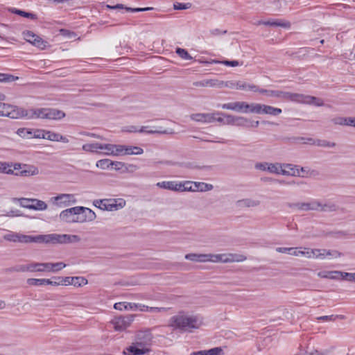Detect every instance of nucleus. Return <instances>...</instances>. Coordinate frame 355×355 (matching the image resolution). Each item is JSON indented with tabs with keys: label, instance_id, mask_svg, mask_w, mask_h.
<instances>
[{
	"label": "nucleus",
	"instance_id": "c03bdc74",
	"mask_svg": "<svg viewBox=\"0 0 355 355\" xmlns=\"http://www.w3.org/2000/svg\"><path fill=\"white\" fill-rule=\"evenodd\" d=\"M207 87L222 88L224 87V81L217 79H207Z\"/></svg>",
	"mask_w": 355,
	"mask_h": 355
},
{
	"label": "nucleus",
	"instance_id": "09e8293b",
	"mask_svg": "<svg viewBox=\"0 0 355 355\" xmlns=\"http://www.w3.org/2000/svg\"><path fill=\"white\" fill-rule=\"evenodd\" d=\"M18 79L17 76L7 73H0V83H10Z\"/></svg>",
	"mask_w": 355,
	"mask_h": 355
},
{
	"label": "nucleus",
	"instance_id": "dca6fc26",
	"mask_svg": "<svg viewBox=\"0 0 355 355\" xmlns=\"http://www.w3.org/2000/svg\"><path fill=\"white\" fill-rule=\"evenodd\" d=\"M298 95L300 96V97L297 98L298 100H295V102L313 104L318 107L324 105V102L321 98L301 94H298Z\"/></svg>",
	"mask_w": 355,
	"mask_h": 355
},
{
	"label": "nucleus",
	"instance_id": "9b49d317",
	"mask_svg": "<svg viewBox=\"0 0 355 355\" xmlns=\"http://www.w3.org/2000/svg\"><path fill=\"white\" fill-rule=\"evenodd\" d=\"M153 336L149 331H141L137 334L134 343L140 347H148L150 345Z\"/></svg>",
	"mask_w": 355,
	"mask_h": 355
},
{
	"label": "nucleus",
	"instance_id": "c85d7f7f",
	"mask_svg": "<svg viewBox=\"0 0 355 355\" xmlns=\"http://www.w3.org/2000/svg\"><path fill=\"white\" fill-rule=\"evenodd\" d=\"M282 112V110L280 108H277L270 105L262 104L261 114H266L272 116H277L280 114Z\"/></svg>",
	"mask_w": 355,
	"mask_h": 355
},
{
	"label": "nucleus",
	"instance_id": "c756f323",
	"mask_svg": "<svg viewBox=\"0 0 355 355\" xmlns=\"http://www.w3.org/2000/svg\"><path fill=\"white\" fill-rule=\"evenodd\" d=\"M262 104L259 103H251L248 104L245 102V113L250 112L258 114H261Z\"/></svg>",
	"mask_w": 355,
	"mask_h": 355
},
{
	"label": "nucleus",
	"instance_id": "4c0bfd02",
	"mask_svg": "<svg viewBox=\"0 0 355 355\" xmlns=\"http://www.w3.org/2000/svg\"><path fill=\"white\" fill-rule=\"evenodd\" d=\"M190 189H193V181H184L178 183V192L191 191Z\"/></svg>",
	"mask_w": 355,
	"mask_h": 355
},
{
	"label": "nucleus",
	"instance_id": "f8f14e48",
	"mask_svg": "<svg viewBox=\"0 0 355 355\" xmlns=\"http://www.w3.org/2000/svg\"><path fill=\"white\" fill-rule=\"evenodd\" d=\"M282 168V164L279 163H268L267 171L271 173L282 174L284 175L300 176L298 171H297V172L293 171V173H291L290 171L285 169H281Z\"/></svg>",
	"mask_w": 355,
	"mask_h": 355
},
{
	"label": "nucleus",
	"instance_id": "e433bc0d",
	"mask_svg": "<svg viewBox=\"0 0 355 355\" xmlns=\"http://www.w3.org/2000/svg\"><path fill=\"white\" fill-rule=\"evenodd\" d=\"M259 204V201L252 199H243L237 201V205L240 207H257Z\"/></svg>",
	"mask_w": 355,
	"mask_h": 355
},
{
	"label": "nucleus",
	"instance_id": "ea45409f",
	"mask_svg": "<svg viewBox=\"0 0 355 355\" xmlns=\"http://www.w3.org/2000/svg\"><path fill=\"white\" fill-rule=\"evenodd\" d=\"M53 279L57 280V282H59V285H73L74 277H53Z\"/></svg>",
	"mask_w": 355,
	"mask_h": 355
},
{
	"label": "nucleus",
	"instance_id": "49530a36",
	"mask_svg": "<svg viewBox=\"0 0 355 355\" xmlns=\"http://www.w3.org/2000/svg\"><path fill=\"white\" fill-rule=\"evenodd\" d=\"M11 165L7 162H0V173L14 174V171L10 168Z\"/></svg>",
	"mask_w": 355,
	"mask_h": 355
},
{
	"label": "nucleus",
	"instance_id": "2f4dec72",
	"mask_svg": "<svg viewBox=\"0 0 355 355\" xmlns=\"http://www.w3.org/2000/svg\"><path fill=\"white\" fill-rule=\"evenodd\" d=\"M343 272L340 271H321L318 273V275L322 278H327V279H338L339 278V275H343Z\"/></svg>",
	"mask_w": 355,
	"mask_h": 355
},
{
	"label": "nucleus",
	"instance_id": "338daca9",
	"mask_svg": "<svg viewBox=\"0 0 355 355\" xmlns=\"http://www.w3.org/2000/svg\"><path fill=\"white\" fill-rule=\"evenodd\" d=\"M191 4L190 3H182L179 2H175L173 4V8L175 10H186L191 7Z\"/></svg>",
	"mask_w": 355,
	"mask_h": 355
},
{
	"label": "nucleus",
	"instance_id": "0eeeda50",
	"mask_svg": "<svg viewBox=\"0 0 355 355\" xmlns=\"http://www.w3.org/2000/svg\"><path fill=\"white\" fill-rule=\"evenodd\" d=\"M35 243L63 244L65 243L64 234H50L46 235H36Z\"/></svg>",
	"mask_w": 355,
	"mask_h": 355
},
{
	"label": "nucleus",
	"instance_id": "79ce46f5",
	"mask_svg": "<svg viewBox=\"0 0 355 355\" xmlns=\"http://www.w3.org/2000/svg\"><path fill=\"white\" fill-rule=\"evenodd\" d=\"M114 144H100V148L99 150H105L103 153L105 155H113L114 154Z\"/></svg>",
	"mask_w": 355,
	"mask_h": 355
},
{
	"label": "nucleus",
	"instance_id": "cd10ccee",
	"mask_svg": "<svg viewBox=\"0 0 355 355\" xmlns=\"http://www.w3.org/2000/svg\"><path fill=\"white\" fill-rule=\"evenodd\" d=\"M156 186L162 189L178 191V183L175 181H163L157 182Z\"/></svg>",
	"mask_w": 355,
	"mask_h": 355
},
{
	"label": "nucleus",
	"instance_id": "f704fd0d",
	"mask_svg": "<svg viewBox=\"0 0 355 355\" xmlns=\"http://www.w3.org/2000/svg\"><path fill=\"white\" fill-rule=\"evenodd\" d=\"M206 254L190 253L185 255V259L192 261L206 262Z\"/></svg>",
	"mask_w": 355,
	"mask_h": 355
},
{
	"label": "nucleus",
	"instance_id": "1a4fd4ad",
	"mask_svg": "<svg viewBox=\"0 0 355 355\" xmlns=\"http://www.w3.org/2000/svg\"><path fill=\"white\" fill-rule=\"evenodd\" d=\"M23 37L26 41L32 44L41 49H44L47 42L43 40L40 36L35 35L31 31H24L22 33Z\"/></svg>",
	"mask_w": 355,
	"mask_h": 355
},
{
	"label": "nucleus",
	"instance_id": "2eb2a0df",
	"mask_svg": "<svg viewBox=\"0 0 355 355\" xmlns=\"http://www.w3.org/2000/svg\"><path fill=\"white\" fill-rule=\"evenodd\" d=\"M224 87L230 88V89H246V90H252L255 92L257 88L256 85H247L245 83L241 81H224Z\"/></svg>",
	"mask_w": 355,
	"mask_h": 355
},
{
	"label": "nucleus",
	"instance_id": "603ef678",
	"mask_svg": "<svg viewBox=\"0 0 355 355\" xmlns=\"http://www.w3.org/2000/svg\"><path fill=\"white\" fill-rule=\"evenodd\" d=\"M335 125H347L348 122H351L349 117H335L332 120Z\"/></svg>",
	"mask_w": 355,
	"mask_h": 355
},
{
	"label": "nucleus",
	"instance_id": "58836bf2",
	"mask_svg": "<svg viewBox=\"0 0 355 355\" xmlns=\"http://www.w3.org/2000/svg\"><path fill=\"white\" fill-rule=\"evenodd\" d=\"M31 265L32 267L31 268L33 269L31 270V272H43L45 270L48 271V263H32Z\"/></svg>",
	"mask_w": 355,
	"mask_h": 355
},
{
	"label": "nucleus",
	"instance_id": "774afa93",
	"mask_svg": "<svg viewBox=\"0 0 355 355\" xmlns=\"http://www.w3.org/2000/svg\"><path fill=\"white\" fill-rule=\"evenodd\" d=\"M282 168L281 169H285L291 173H293V171L297 172V171L300 172L299 169L296 168L297 167L296 165H293L291 164H282Z\"/></svg>",
	"mask_w": 355,
	"mask_h": 355
},
{
	"label": "nucleus",
	"instance_id": "20e7f679",
	"mask_svg": "<svg viewBox=\"0 0 355 355\" xmlns=\"http://www.w3.org/2000/svg\"><path fill=\"white\" fill-rule=\"evenodd\" d=\"M206 261L214 263L241 262L246 259V257L239 254H206Z\"/></svg>",
	"mask_w": 355,
	"mask_h": 355
},
{
	"label": "nucleus",
	"instance_id": "a211bd4d",
	"mask_svg": "<svg viewBox=\"0 0 355 355\" xmlns=\"http://www.w3.org/2000/svg\"><path fill=\"white\" fill-rule=\"evenodd\" d=\"M245 102L236 101L228 103H225L220 105L223 109L230 110L237 112L245 113Z\"/></svg>",
	"mask_w": 355,
	"mask_h": 355
},
{
	"label": "nucleus",
	"instance_id": "a19ab883",
	"mask_svg": "<svg viewBox=\"0 0 355 355\" xmlns=\"http://www.w3.org/2000/svg\"><path fill=\"white\" fill-rule=\"evenodd\" d=\"M100 148L99 143L86 144L82 147V149L87 152L98 153V150Z\"/></svg>",
	"mask_w": 355,
	"mask_h": 355
},
{
	"label": "nucleus",
	"instance_id": "052dcab7",
	"mask_svg": "<svg viewBox=\"0 0 355 355\" xmlns=\"http://www.w3.org/2000/svg\"><path fill=\"white\" fill-rule=\"evenodd\" d=\"M111 166L113 167L115 171H121V172L124 173L125 163L121 162L112 161Z\"/></svg>",
	"mask_w": 355,
	"mask_h": 355
},
{
	"label": "nucleus",
	"instance_id": "473e14b6",
	"mask_svg": "<svg viewBox=\"0 0 355 355\" xmlns=\"http://www.w3.org/2000/svg\"><path fill=\"white\" fill-rule=\"evenodd\" d=\"M8 10L10 12H12V13L18 15L19 16H21V17H26V18H30L31 19H37V15L35 14H33V13H31V12H25L24 10H19V9L15 8H8Z\"/></svg>",
	"mask_w": 355,
	"mask_h": 355
},
{
	"label": "nucleus",
	"instance_id": "bb28decb",
	"mask_svg": "<svg viewBox=\"0 0 355 355\" xmlns=\"http://www.w3.org/2000/svg\"><path fill=\"white\" fill-rule=\"evenodd\" d=\"M81 209L83 210L80 211V216L85 218L83 223L92 221L96 218V214L92 209L84 207H81Z\"/></svg>",
	"mask_w": 355,
	"mask_h": 355
},
{
	"label": "nucleus",
	"instance_id": "c9c22d12",
	"mask_svg": "<svg viewBox=\"0 0 355 355\" xmlns=\"http://www.w3.org/2000/svg\"><path fill=\"white\" fill-rule=\"evenodd\" d=\"M338 209V205L333 202H327L324 204H322L320 202V206H319V210L321 211H325V212H333L337 211Z\"/></svg>",
	"mask_w": 355,
	"mask_h": 355
},
{
	"label": "nucleus",
	"instance_id": "de8ad7c7",
	"mask_svg": "<svg viewBox=\"0 0 355 355\" xmlns=\"http://www.w3.org/2000/svg\"><path fill=\"white\" fill-rule=\"evenodd\" d=\"M48 271L53 272L59 271L66 266V265L62 262H58L55 263H48Z\"/></svg>",
	"mask_w": 355,
	"mask_h": 355
},
{
	"label": "nucleus",
	"instance_id": "423d86ee",
	"mask_svg": "<svg viewBox=\"0 0 355 355\" xmlns=\"http://www.w3.org/2000/svg\"><path fill=\"white\" fill-rule=\"evenodd\" d=\"M255 92H259L261 94H264L268 96H275L282 98L286 101H295L298 100L297 98L300 97L297 93H291L288 92H283L279 90H268L264 89H258L257 87Z\"/></svg>",
	"mask_w": 355,
	"mask_h": 355
},
{
	"label": "nucleus",
	"instance_id": "680f3d73",
	"mask_svg": "<svg viewBox=\"0 0 355 355\" xmlns=\"http://www.w3.org/2000/svg\"><path fill=\"white\" fill-rule=\"evenodd\" d=\"M87 284V280L83 277H74L73 285L75 286H81Z\"/></svg>",
	"mask_w": 355,
	"mask_h": 355
},
{
	"label": "nucleus",
	"instance_id": "a18cd8bd",
	"mask_svg": "<svg viewBox=\"0 0 355 355\" xmlns=\"http://www.w3.org/2000/svg\"><path fill=\"white\" fill-rule=\"evenodd\" d=\"M216 115L223 116L225 118V121H224V124L226 125H234L236 116H233L231 114H226L222 112H216Z\"/></svg>",
	"mask_w": 355,
	"mask_h": 355
},
{
	"label": "nucleus",
	"instance_id": "7c9ffc66",
	"mask_svg": "<svg viewBox=\"0 0 355 355\" xmlns=\"http://www.w3.org/2000/svg\"><path fill=\"white\" fill-rule=\"evenodd\" d=\"M305 253L304 257L307 258H324V254H322V250L320 249H309L304 248Z\"/></svg>",
	"mask_w": 355,
	"mask_h": 355
},
{
	"label": "nucleus",
	"instance_id": "72a5a7b5",
	"mask_svg": "<svg viewBox=\"0 0 355 355\" xmlns=\"http://www.w3.org/2000/svg\"><path fill=\"white\" fill-rule=\"evenodd\" d=\"M46 209L47 205L45 202L36 198H33L31 209L43 211L46 210Z\"/></svg>",
	"mask_w": 355,
	"mask_h": 355
},
{
	"label": "nucleus",
	"instance_id": "4468645a",
	"mask_svg": "<svg viewBox=\"0 0 355 355\" xmlns=\"http://www.w3.org/2000/svg\"><path fill=\"white\" fill-rule=\"evenodd\" d=\"M216 113H196L192 114L190 118L198 122L202 123H213L216 121Z\"/></svg>",
	"mask_w": 355,
	"mask_h": 355
},
{
	"label": "nucleus",
	"instance_id": "9d476101",
	"mask_svg": "<svg viewBox=\"0 0 355 355\" xmlns=\"http://www.w3.org/2000/svg\"><path fill=\"white\" fill-rule=\"evenodd\" d=\"M4 239L12 242L35 243V236L24 235L17 233H12L4 235Z\"/></svg>",
	"mask_w": 355,
	"mask_h": 355
},
{
	"label": "nucleus",
	"instance_id": "f03ea898",
	"mask_svg": "<svg viewBox=\"0 0 355 355\" xmlns=\"http://www.w3.org/2000/svg\"><path fill=\"white\" fill-rule=\"evenodd\" d=\"M65 116V113L55 108H38L28 110L27 119H46L60 120Z\"/></svg>",
	"mask_w": 355,
	"mask_h": 355
},
{
	"label": "nucleus",
	"instance_id": "4be33fe9",
	"mask_svg": "<svg viewBox=\"0 0 355 355\" xmlns=\"http://www.w3.org/2000/svg\"><path fill=\"white\" fill-rule=\"evenodd\" d=\"M214 186L211 184L202 182H193V189H190L191 192H205L211 191Z\"/></svg>",
	"mask_w": 355,
	"mask_h": 355
},
{
	"label": "nucleus",
	"instance_id": "6ab92c4d",
	"mask_svg": "<svg viewBox=\"0 0 355 355\" xmlns=\"http://www.w3.org/2000/svg\"><path fill=\"white\" fill-rule=\"evenodd\" d=\"M93 204L102 210L112 211L113 208L116 207V205L110 199L95 200Z\"/></svg>",
	"mask_w": 355,
	"mask_h": 355
},
{
	"label": "nucleus",
	"instance_id": "3c124183",
	"mask_svg": "<svg viewBox=\"0 0 355 355\" xmlns=\"http://www.w3.org/2000/svg\"><path fill=\"white\" fill-rule=\"evenodd\" d=\"M137 306L135 304L132 303H125V302H118L115 303L114 305V308L116 310L122 311L123 309H128V308L132 309V307Z\"/></svg>",
	"mask_w": 355,
	"mask_h": 355
},
{
	"label": "nucleus",
	"instance_id": "f257e3e1",
	"mask_svg": "<svg viewBox=\"0 0 355 355\" xmlns=\"http://www.w3.org/2000/svg\"><path fill=\"white\" fill-rule=\"evenodd\" d=\"M171 326L182 331L198 329L202 324V319L199 315L178 314L171 318Z\"/></svg>",
	"mask_w": 355,
	"mask_h": 355
},
{
	"label": "nucleus",
	"instance_id": "f3484780",
	"mask_svg": "<svg viewBox=\"0 0 355 355\" xmlns=\"http://www.w3.org/2000/svg\"><path fill=\"white\" fill-rule=\"evenodd\" d=\"M150 349L148 347L139 346L133 343L132 345L126 348V351L123 352L125 355H145L148 353Z\"/></svg>",
	"mask_w": 355,
	"mask_h": 355
},
{
	"label": "nucleus",
	"instance_id": "e2e57ef3",
	"mask_svg": "<svg viewBox=\"0 0 355 355\" xmlns=\"http://www.w3.org/2000/svg\"><path fill=\"white\" fill-rule=\"evenodd\" d=\"M125 145H116L114 144V156L124 155Z\"/></svg>",
	"mask_w": 355,
	"mask_h": 355
},
{
	"label": "nucleus",
	"instance_id": "4d7b16f0",
	"mask_svg": "<svg viewBox=\"0 0 355 355\" xmlns=\"http://www.w3.org/2000/svg\"><path fill=\"white\" fill-rule=\"evenodd\" d=\"M31 265L30 264H26V265H19L17 266L12 269H10V271H15V272H26L29 271L31 272Z\"/></svg>",
	"mask_w": 355,
	"mask_h": 355
},
{
	"label": "nucleus",
	"instance_id": "ddd939ff",
	"mask_svg": "<svg viewBox=\"0 0 355 355\" xmlns=\"http://www.w3.org/2000/svg\"><path fill=\"white\" fill-rule=\"evenodd\" d=\"M130 317H118L112 320L113 327L116 331L125 330L132 322Z\"/></svg>",
	"mask_w": 355,
	"mask_h": 355
},
{
	"label": "nucleus",
	"instance_id": "864d4df0",
	"mask_svg": "<svg viewBox=\"0 0 355 355\" xmlns=\"http://www.w3.org/2000/svg\"><path fill=\"white\" fill-rule=\"evenodd\" d=\"M250 120L243 117V116H236L235 119V125L238 126H243V127H247V125H249Z\"/></svg>",
	"mask_w": 355,
	"mask_h": 355
},
{
	"label": "nucleus",
	"instance_id": "69168bd1",
	"mask_svg": "<svg viewBox=\"0 0 355 355\" xmlns=\"http://www.w3.org/2000/svg\"><path fill=\"white\" fill-rule=\"evenodd\" d=\"M45 139L50 141H57L58 133L46 130L45 132Z\"/></svg>",
	"mask_w": 355,
	"mask_h": 355
},
{
	"label": "nucleus",
	"instance_id": "7ed1b4c3",
	"mask_svg": "<svg viewBox=\"0 0 355 355\" xmlns=\"http://www.w3.org/2000/svg\"><path fill=\"white\" fill-rule=\"evenodd\" d=\"M28 110L0 101V116L10 119H27Z\"/></svg>",
	"mask_w": 355,
	"mask_h": 355
},
{
	"label": "nucleus",
	"instance_id": "5701e85b",
	"mask_svg": "<svg viewBox=\"0 0 355 355\" xmlns=\"http://www.w3.org/2000/svg\"><path fill=\"white\" fill-rule=\"evenodd\" d=\"M265 26H273V27H282L288 28L291 27V23L288 21L282 19H270L263 22Z\"/></svg>",
	"mask_w": 355,
	"mask_h": 355
},
{
	"label": "nucleus",
	"instance_id": "5fc2aeb1",
	"mask_svg": "<svg viewBox=\"0 0 355 355\" xmlns=\"http://www.w3.org/2000/svg\"><path fill=\"white\" fill-rule=\"evenodd\" d=\"M176 53L182 59L186 60H191L193 58L189 55V53L184 49L177 48Z\"/></svg>",
	"mask_w": 355,
	"mask_h": 355
},
{
	"label": "nucleus",
	"instance_id": "0e129e2a",
	"mask_svg": "<svg viewBox=\"0 0 355 355\" xmlns=\"http://www.w3.org/2000/svg\"><path fill=\"white\" fill-rule=\"evenodd\" d=\"M322 254H324V258L326 256H331L336 258L341 255V254L336 250H327L325 249H322Z\"/></svg>",
	"mask_w": 355,
	"mask_h": 355
},
{
	"label": "nucleus",
	"instance_id": "8fccbe9b",
	"mask_svg": "<svg viewBox=\"0 0 355 355\" xmlns=\"http://www.w3.org/2000/svg\"><path fill=\"white\" fill-rule=\"evenodd\" d=\"M112 160L109 159H100L96 162V167L101 168L102 169H106L111 166Z\"/></svg>",
	"mask_w": 355,
	"mask_h": 355
},
{
	"label": "nucleus",
	"instance_id": "412c9836",
	"mask_svg": "<svg viewBox=\"0 0 355 355\" xmlns=\"http://www.w3.org/2000/svg\"><path fill=\"white\" fill-rule=\"evenodd\" d=\"M27 283L29 285H33V286H43V285L58 286L59 285V282H57V280L53 279V277L51 279L29 278L27 279Z\"/></svg>",
	"mask_w": 355,
	"mask_h": 355
},
{
	"label": "nucleus",
	"instance_id": "6e6552de",
	"mask_svg": "<svg viewBox=\"0 0 355 355\" xmlns=\"http://www.w3.org/2000/svg\"><path fill=\"white\" fill-rule=\"evenodd\" d=\"M286 206L291 209L300 211H318L319 210L320 202L313 200L310 202H288Z\"/></svg>",
	"mask_w": 355,
	"mask_h": 355
},
{
	"label": "nucleus",
	"instance_id": "13d9d810",
	"mask_svg": "<svg viewBox=\"0 0 355 355\" xmlns=\"http://www.w3.org/2000/svg\"><path fill=\"white\" fill-rule=\"evenodd\" d=\"M65 243H77L80 241L78 235L64 234Z\"/></svg>",
	"mask_w": 355,
	"mask_h": 355
},
{
	"label": "nucleus",
	"instance_id": "bf43d9fd",
	"mask_svg": "<svg viewBox=\"0 0 355 355\" xmlns=\"http://www.w3.org/2000/svg\"><path fill=\"white\" fill-rule=\"evenodd\" d=\"M147 127L146 126H142L139 130H138L139 132H146L148 134H155V133H159V134H168V133H170V132H168V130H146V128Z\"/></svg>",
	"mask_w": 355,
	"mask_h": 355
},
{
	"label": "nucleus",
	"instance_id": "a878e982",
	"mask_svg": "<svg viewBox=\"0 0 355 355\" xmlns=\"http://www.w3.org/2000/svg\"><path fill=\"white\" fill-rule=\"evenodd\" d=\"M24 169L19 172V175L22 176H30L35 175L39 173V171L37 167L32 165H26L24 164ZM16 175H18L19 173H15Z\"/></svg>",
	"mask_w": 355,
	"mask_h": 355
},
{
	"label": "nucleus",
	"instance_id": "6e6d98bb",
	"mask_svg": "<svg viewBox=\"0 0 355 355\" xmlns=\"http://www.w3.org/2000/svg\"><path fill=\"white\" fill-rule=\"evenodd\" d=\"M17 133L23 138L31 139L33 137V132L26 128H19L17 130Z\"/></svg>",
	"mask_w": 355,
	"mask_h": 355
},
{
	"label": "nucleus",
	"instance_id": "b1692460",
	"mask_svg": "<svg viewBox=\"0 0 355 355\" xmlns=\"http://www.w3.org/2000/svg\"><path fill=\"white\" fill-rule=\"evenodd\" d=\"M223 351L221 347H216L208 350H200L193 352L189 355H223Z\"/></svg>",
	"mask_w": 355,
	"mask_h": 355
},
{
	"label": "nucleus",
	"instance_id": "aec40b11",
	"mask_svg": "<svg viewBox=\"0 0 355 355\" xmlns=\"http://www.w3.org/2000/svg\"><path fill=\"white\" fill-rule=\"evenodd\" d=\"M57 205L60 207H67L70 205L71 202L74 203L75 199L72 194H60L55 197Z\"/></svg>",
	"mask_w": 355,
	"mask_h": 355
},
{
	"label": "nucleus",
	"instance_id": "39448f33",
	"mask_svg": "<svg viewBox=\"0 0 355 355\" xmlns=\"http://www.w3.org/2000/svg\"><path fill=\"white\" fill-rule=\"evenodd\" d=\"M81 207H74L63 210L60 214L61 220L66 223H83V218L80 216V211H82Z\"/></svg>",
	"mask_w": 355,
	"mask_h": 355
},
{
	"label": "nucleus",
	"instance_id": "37998d69",
	"mask_svg": "<svg viewBox=\"0 0 355 355\" xmlns=\"http://www.w3.org/2000/svg\"><path fill=\"white\" fill-rule=\"evenodd\" d=\"M33 198H13V201L19 202L21 207L31 209Z\"/></svg>",
	"mask_w": 355,
	"mask_h": 355
},
{
	"label": "nucleus",
	"instance_id": "393cba45",
	"mask_svg": "<svg viewBox=\"0 0 355 355\" xmlns=\"http://www.w3.org/2000/svg\"><path fill=\"white\" fill-rule=\"evenodd\" d=\"M276 251L280 253H288L294 256H304V250H299L297 248H277Z\"/></svg>",
	"mask_w": 355,
	"mask_h": 355
}]
</instances>
